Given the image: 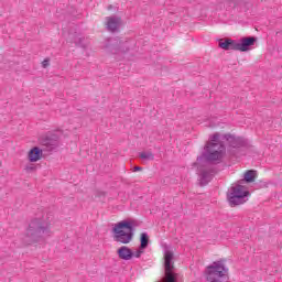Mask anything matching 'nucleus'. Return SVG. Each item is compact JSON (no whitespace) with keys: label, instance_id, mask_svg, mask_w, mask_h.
I'll use <instances>...</instances> for the list:
<instances>
[{"label":"nucleus","instance_id":"5","mask_svg":"<svg viewBox=\"0 0 282 282\" xmlns=\"http://www.w3.org/2000/svg\"><path fill=\"white\" fill-rule=\"evenodd\" d=\"M205 274L208 282H224L228 268L224 264V260L214 261L206 268Z\"/></svg>","mask_w":282,"mask_h":282},{"label":"nucleus","instance_id":"4","mask_svg":"<svg viewBox=\"0 0 282 282\" xmlns=\"http://www.w3.org/2000/svg\"><path fill=\"white\" fill-rule=\"evenodd\" d=\"M248 195H250V192L248 191V187L243 185V181H238L230 187L229 193L227 194V199L230 206H239L248 202L246 198Z\"/></svg>","mask_w":282,"mask_h":282},{"label":"nucleus","instance_id":"9","mask_svg":"<svg viewBox=\"0 0 282 282\" xmlns=\"http://www.w3.org/2000/svg\"><path fill=\"white\" fill-rule=\"evenodd\" d=\"M43 158V150L39 147H34L29 151L28 159L30 162H39Z\"/></svg>","mask_w":282,"mask_h":282},{"label":"nucleus","instance_id":"16","mask_svg":"<svg viewBox=\"0 0 282 282\" xmlns=\"http://www.w3.org/2000/svg\"><path fill=\"white\" fill-rule=\"evenodd\" d=\"M219 47L221 50L229 51L230 50V39H227L224 42H219Z\"/></svg>","mask_w":282,"mask_h":282},{"label":"nucleus","instance_id":"20","mask_svg":"<svg viewBox=\"0 0 282 282\" xmlns=\"http://www.w3.org/2000/svg\"><path fill=\"white\" fill-rule=\"evenodd\" d=\"M42 66L45 68V67H48L50 66V59H44L42 62Z\"/></svg>","mask_w":282,"mask_h":282},{"label":"nucleus","instance_id":"3","mask_svg":"<svg viewBox=\"0 0 282 282\" xmlns=\"http://www.w3.org/2000/svg\"><path fill=\"white\" fill-rule=\"evenodd\" d=\"M26 235L33 242L41 241V239H46V237L52 235L50 221L45 220V218H34L29 225Z\"/></svg>","mask_w":282,"mask_h":282},{"label":"nucleus","instance_id":"12","mask_svg":"<svg viewBox=\"0 0 282 282\" xmlns=\"http://www.w3.org/2000/svg\"><path fill=\"white\" fill-rule=\"evenodd\" d=\"M139 156L141 160H144L147 162H151V161L155 160V154H153V152H151V151H143V152L139 153Z\"/></svg>","mask_w":282,"mask_h":282},{"label":"nucleus","instance_id":"11","mask_svg":"<svg viewBox=\"0 0 282 282\" xmlns=\"http://www.w3.org/2000/svg\"><path fill=\"white\" fill-rule=\"evenodd\" d=\"M257 180V171L254 170H248L243 174V180H240V182H243V184H251V182H254Z\"/></svg>","mask_w":282,"mask_h":282},{"label":"nucleus","instance_id":"2","mask_svg":"<svg viewBox=\"0 0 282 282\" xmlns=\"http://www.w3.org/2000/svg\"><path fill=\"white\" fill-rule=\"evenodd\" d=\"M135 220H121L115 224L112 228L113 240L118 243H131L133 241V235L135 232Z\"/></svg>","mask_w":282,"mask_h":282},{"label":"nucleus","instance_id":"1","mask_svg":"<svg viewBox=\"0 0 282 282\" xmlns=\"http://www.w3.org/2000/svg\"><path fill=\"white\" fill-rule=\"evenodd\" d=\"M225 153L226 147L219 141V133H214L209 137V141L204 148V152L197 158V163H194V166L206 162H221Z\"/></svg>","mask_w":282,"mask_h":282},{"label":"nucleus","instance_id":"10","mask_svg":"<svg viewBox=\"0 0 282 282\" xmlns=\"http://www.w3.org/2000/svg\"><path fill=\"white\" fill-rule=\"evenodd\" d=\"M256 41V37H243L240 40V52H248L251 45H254Z\"/></svg>","mask_w":282,"mask_h":282},{"label":"nucleus","instance_id":"22","mask_svg":"<svg viewBox=\"0 0 282 282\" xmlns=\"http://www.w3.org/2000/svg\"><path fill=\"white\" fill-rule=\"evenodd\" d=\"M261 186H264V187H265V186H268V183H262Z\"/></svg>","mask_w":282,"mask_h":282},{"label":"nucleus","instance_id":"13","mask_svg":"<svg viewBox=\"0 0 282 282\" xmlns=\"http://www.w3.org/2000/svg\"><path fill=\"white\" fill-rule=\"evenodd\" d=\"M140 248L147 250L149 248V234L142 232L140 237Z\"/></svg>","mask_w":282,"mask_h":282},{"label":"nucleus","instance_id":"17","mask_svg":"<svg viewBox=\"0 0 282 282\" xmlns=\"http://www.w3.org/2000/svg\"><path fill=\"white\" fill-rule=\"evenodd\" d=\"M143 252H144V249H142V247H139V249L137 251H134V252L132 251V259H133V257L135 259H140V257H142Z\"/></svg>","mask_w":282,"mask_h":282},{"label":"nucleus","instance_id":"18","mask_svg":"<svg viewBox=\"0 0 282 282\" xmlns=\"http://www.w3.org/2000/svg\"><path fill=\"white\" fill-rule=\"evenodd\" d=\"M34 169H36V166H34V164L25 165V171H28V173H31V171H34Z\"/></svg>","mask_w":282,"mask_h":282},{"label":"nucleus","instance_id":"6","mask_svg":"<svg viewBox=\"0 0 282 282\" xmlns=\"http://www.w3.org/2000/svg\"><path fill=\"white\" fill-rule=\"evenodd\" d=\"M121 23H122V20H120V18H117V17L106 18V28L109 32H118Z\"/></svg>","mask_w":282,"mask_h":282},{"label":"nucleus","instance_id":"14","mask_svg":"<svg viewBox=\"0 0 282 282\" xmlns=\"http://www.w3.org/2000/svg\"><path fill=\"white\" fill-rule=\"evenodd\" d=\"M226 140H228V142H231V147H234V149H237V147H241V139L239 138H235L232 135H225Z\"/></svg>","mask_w":282,"mask_h":282},{"label":"nucleus","instance_id":"7","mask_svg":"<svg viewBox=\"0 0 282 282\" xmlns=\"http://www.w3.org/2000/svg\"><path fill=\"white\" fill-rule=\"evenodd\" d=\"M199 173V184L200 186H206L213 180V171L212 170H202L198 167Z\"/></svg>","mask_w":282,"mask_h":282},{"label":"nucleus","instance_id":"19","mask_svg":"<svg viewBox=\"0 0 282 282\" xmlns=\"http://www.w3.org/2000/svg\"><path fill=\"white\" fill-rule=\"evenodd\" d=\"M127 45H129V42H122L120 46V52H126L124 47H127Z\"/></svg>","mask_w":282,"mask_h":282},{"label":"nucleus","instance_id":"8","mask_svg":"<svg viewBox=\"0 0 282 282\" xmlns=\"http://www.w3.org/2000/svg\"><path fill=\"white\" fill-rule=\"evenodd\" d=\"M117 254L119 259H122L123 261H131V259H133V251L127 246L120 247L117 250Z\"/></svg>","mask_w":282,"mask_h":282},{"label":"nucleus","instance_id":"21","mask_svg":"<svg viewBox=\"0 0 282 282\" xmlns=\"http://www.w3.org/2000/svg\"><path fill=\"white\" fill-rule=\"evenodd\" d=\"M135 171H142V167H141V166H135V167H134V172H135Z\"/></svg>","mask_w":282,"mask_h":282},{"label":"nucleus","instance_id":"15","mask_svg":"<svg viewBox=\"0 0 282 282\" xmlns=\"http://www.w3.org/2000/svg\"><path fill=\"white\" fill-rule=\"evenodd\" d=\"M229 50H234L235 52H241L240 42L236 40H230Z\"/></svg>","mask_w":282,"mask_h":282}]
</instances>
